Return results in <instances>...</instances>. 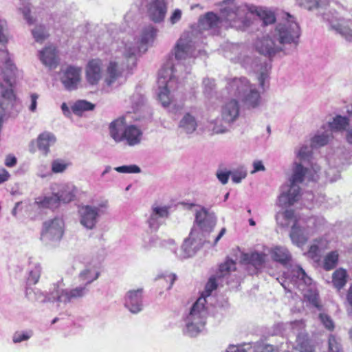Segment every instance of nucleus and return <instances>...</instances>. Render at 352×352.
Listing matches in <instances>:
<instances>
[{
    "instance_id": "nucleus-1",
    "label": "nucleus",
    "mask_w": 352,
    "mask_h": 352,
    "mask_svg": "<svg viewBox=\"0 0 352 352\" xmlns=\"http://www.w3.org/2000/svg\"><path fill=\"white\" fill-rule=\"evenodd\" d=\"M256 14L264 25L275 23L273 12L254 6H238L235 0L221 1V26L245 30L252 23V16Z\"/></svg>"
},
{
    "instance_id": "nucleus-2",
    "label": "nucleus",
    "mask_w": 352,
    "mask_h": 352,
    "mask_svg": "<svg viewBox=\"0 0 352 352\" xmlns=\"http://www.w3.org/2000/svg\"><path fill=\"white\" fill-rule=\"evenodd\" d=\"M228 89L232 94L240 99L247 109L256 108L261 103L259 92L252 87L245 78L231 80L228 83Z\"/></svg>"
},
{
    "instance_id": "nucleus-3",
    "label": "nucleus",
    "mask_w": 352,
    "mask_h": 352,
    "mask_svg": "<svg viewBox=\"0 0 352 352\" xmlns=\"http://www.w3.org/2000/svg\"><path fill=\"white\" fill-rule=\"evenodd\" d=\"M110 135L116 142L126 141L129 146H134L141 141L142 132L134 125L124 126L122 120H114L109 126Z\"/></svg>"
},
{
    "instance_id": "nucleus-4",
    "label": "nucleus",
    "mask_w": 352,
    "mask_h": 352,
    "mask_svg": "<svg viewBox=\"0 0 352 352\" xmlns=\"http://www.w3.org/2000/svg\"><path fill=\"white\" fill-rule=\"evenodd\" d=\"M307 172V168L300 164H296L294 173L290 180V188L287 192L282 193L279 197V201L285 205L292 206L296 202L300 196V188L298 184L303 182Z\"/></svg>"
},
{
    "instance_id": "nucleus-5",
    "label": "nucleus",
    "mask_w": 352,
    "mask_h": 352,
    "mask_svg": "<svg viewBox=\"0 0 352 352\" xmlns=\"http://www.w3.org/2000/svg\"><path fill=\"white\" fill-rule=\"evenodd\" d=\"M288 19L286 23L279 24L276 30L278 32L279 42L281 44L296 43L300 35L298 24L291 20L293 17L287 14Z\"/></svg>"
},
{
    "instance_id": "nucleus-6",
    "label": "nucleus",
    "mask_w": 352,
    "mask_h": 352,
    "mask_svg": "<svg viewBox=\"0 0 352 352\" xmlns=\"http://www.w3.org/2000/svg\"><path fill=\"white\" fill-rule=\"evenodd\" d=\"M63 224L62 219L57 217L43 222L41 232V240H60L64 233Z\"/></svg>"
},
{
    "instance_id": "nucleus-7",
    "label": "nucleus",
    "mask_w": 352,
    "mask_h": 352,
    "mask_svg": "<svg viewBox=\"0 0 352 352\" xmlns=\"http://www.w3.org/2000/svg\"><path fill=\"white\" fill-rule=\"evenodd\" d=\"M206 303V298L200 296V297L192 305L189 315L187 317L188 328H190L192 326H196L199 328V326H204L205 324L204 320L207 313Z\"/></svg>"
},
{
    "instance_id": "nucleus-8",
    "label": "nucleus",
    "mask_w": 352,
    "mask_h": 352,
    "mask_svg": "<svg viewBox=\"0 0 352 352\" xmlns=\"http://www.w3.org/2000/svg\"><path fill=\"white\" fill-rule=\"evenodd\" d=\"M149 19L155 23L164 21L168 10L166 0H151L146 6Z\"/></svg>"
},
{
    "instance_id": "nucleus-9",
    "label": "nucleus",
    "mask_w": 352,
    "mask_h": 352,
    "mask_svg": "<svg viewBox=\"0 0 352 352\" xmlns=\"http://www.w3.org/2000/svg\"><path fill=\"white\" fill-rule=\"evenodd\" d=\"M56 142L55 135L50 132L44 131L38 135L36 140H32L29 146V151L32 153H34L36 151V146L38 150L42 151L45 156L50 153V148Z\"/></svg>"
},
{
    "instance_id": "nucleus-10",
    "label": "nucleus",
    "mask_w": 352,
    "mask_h": 352,
    "mask_svg": "<svg viewBox=\"0 0 352 352\" xmlns=\"http://www.w3.org/2000/svg\"><path fill=\"white\" fill-rule=\"evenodd\" d=\"M102 76V61L100 58L89 60L85 68V77L91 85H98Z\"/></svg>"
},
{
    "instance_id": "nucleus-11",
    "label": "nucleus",
    "mask_w": 352,
    "mask_h": 352,
    "mask_svg": "<svg viewBox=\"0 0 352 352\" xmlns=\"http://www.w3.org/2000/svg\"><path fill=\"white\" fill-rule=\"evenodd\" d=\"M216 222L214 214L208 212L206 209L201 208L196 212L195 223L202 232L212 231L216 226Z\"/></svg>"
},
{
    "instance_id": "nucleus-12",
    "label": "nucleus",
    "mask_w": 352,
    "mask_h": 352,
    "mask_svg": "<svg viewBox=\"0 0 352 352\" xmlns=\"http://www.w3.org/2000/svg\"><path fill=\"white\" fill-rule=\"evenodd\" d=\"M81 80V69L80 67L69 66L64 72L61 82L67 90L77 89Z\"/></svg>"
},
{
    "instance_id": "nucleus-13",
    "label": "nucleus",
    "mask_w": 352,
    "mask_h": 352,
    "mask_svg": "<svg viewBox=\"0 0 352 352\" xmlns=\"http://www.w3.org/2000/svg\"><path fill=\"white\" fill-rule=\"evenodd\" d=\"M331 29L348 41H352V19H339L331 22Z\"/></svg>"
},
{
    "instance_id": "nucleus-14",
    "label": "nucleus",
    "mask_w": 352,
    "mask_h": 352,
    "mask_svg": "<svg viewBox=\"0 0 352 352\" xmlns=\"http://www.w3.org/2000/svg\"><path fill=\"white\" fill-rule=\"evenodd\" d=\"M80 214V223L85 227L92 229L96 223L98 216V209L90 206H82L79 210Z\"/></svg>"
},
{
    "instance_id": "nucleus-15",
    "label": "nucleus",
    "mask_w": 352,
    "mask_h": 352,
    "mask_svg": "<svg viewBox=\"0 0 352 352\" xmlns=\"http://www.w3.org/2000/svg\"><path fill=\"white\" fill-rule=\"evenodd\" d=\"M142 289L129 291L125 299V306L131 312L136 314L142 309Z\"/></svg>"
},
{
    "instance_id": "nucleus-16",
    "label": "nucleus",
    "mask_w": 352,
    "mask_h": 352,
    "mask_svg": "<svg viewBox=\"0 0 352 352\" xmlns=\"http://www.w3.org/2000/svg\"><path fill=\"white\" fill-rule=\"evenodd\" d=\"M256 50L261 54L269 57L272 56L281 49L274 44V41L270 37H264L256 42Z\"/></svg>"
},
{
    "instance_id": "nucleus-17",
    "label": "nucleus",
    "mask_w": 352,
    "mask_h": 352,
    "mask_svg": "<svg viewBox=\"0 0 352 352\" xmlns=\"http://www.w3.org/2000/svg\"><path fill=\"white\" fill-rule=\"evenodd\" d=\"M40 60L45 66L56 68L58 65L57 50L55 47L48 46L39 52Z\"/></svg>"
},
{
    "instance_id": "nucleus-18",
    "label": "nucleus",
    "mask_w": 352,
    "mask_h": 352,
    "mask_svg": "<svg viewBox=\"0 0 352 352\" xmlns=\"http://www.w3.org/2000/svg\"><path fill=\"white\" fill-rule=\"evenodd\" d=\"M239 114V106L238 102L236 100H231L223 107L221 117L226 122L230 123L238 118Z\"/></svg>"
},
{
    "instance_id": "nucleus-19",
    "label": "nucleus",
    "mask_w": 352,
    "mask_h": 352,
    "mask_svg": "<svg viewBox=\"0 0 352 352\" xmlns=\"http://www.w3.org/2000/svg\"><path fill=\"white\" fill-rule=\"evenodd\" d=\"M348 279L349 274L346 270L343 267H339L333 272L331 283L338 291H340L346 286Z\"/></svg>"
},
{
    "instance_id": "nucleus-20",
    "label": "nucleus",
    "mask_w": 352,
    "mask_h": 352,
    "mask_svg": "<svg viewBox=\"0 0 352 352\" xmlns=\"http://www.w3.org/2000/svg\"><path fill=\"white\" fill-rule=\"evenodd\" d=\"M122 71L119 69L118 64L116 61H110L107 69L104 78L105 83L110 86L122 76Z\"/></svg>"
},
{
    "instance_id": "nucleus-21",
    "label": "nucleus",
    "mask_w": 352,
    "mask_h": 352,
    "mask_svg": "<svg viewBox=\"0 0 352 352\" xmlns=\"http://www.w3.org/2000/svg\"><path fill=\"white\" fill-rule=\"evenodd\" d=\"M272 258L283 265H287L292 259L289 251L283 247H275L270 251Z\"/></svg>"
},
{
    "instance_id": "nucleus-22",
    "label": "nucleus",
    "mask_w": 352,
    "mask_h": 352,
    "mask_svg": "<svg viewBox=\"0 0 352 352\" xmlns=\"http://www.w3.org/2000/svg\"><path fill=\"white\" fill-rule=\"evenodd\" d=\"M265 257L266 255L264 253H245L241 256V263L250 264L255 267H261L265 263Z\"/></svg>"
},
{
    "instance_id": "nucleus-23",
    "label": "nucleus",
    "mask_w": 352,
    "mask_h": 352,
    "mask_svg": "<svg viewBox=\"0 0 352 352\" xmlns=\"http://www.w3.org/2000/svg\"><path fill=\"white\" fill-rule=\"evenodd\" d=\"M219 19L213 12H208L199 19V28L202 30H210L217 26Z\"/></svg>"
},
{
    "instance_id": "nucleus-24",
    "label": "nucleus",
    "mask_w": 352,
    "mask_h": 352,
    "mask_svg": "<svg viewBox=\"0 0 352 352\" xmlns=\"http://www.w3.org/2000/svg\"><path fill=\"white\" fill-rule=\"evenodd\" d=\"M179 127L187 133H192L197 129V122L193 116L186 113L180 120Z\"/></svg>"
},
{
    "instance_id": "nucleus-25",
    "label": "nucleus",
    "mask_w": 352,
    "mask_h": 352,
    "mask_svg": "<svg viewBox=\"0 0 352 352\" xmlns=\"http://www.w3.org/2000/svg\"><path fill=\"white\" fill-rule=\"evenodd\" d=\"M340 255L337 250L328 252L323 258L322 267L325 271L333 270L339 262Z\"/></svg>"
},
{
    "instance_id": "nucleus-26",
    "label": "nucleus",
    "mask_w": 352,
    "mask_h": 352,
    "mask_svg": "<svg viewBox=\"0 0 352 352\" xmlns=\"http://www.w3.org/2000/svg\"><path fill=\"white\" fill-rule=\"evenodd\" d=\"M298 221L296 220L294 224L292 227L290 232V238L294 243L298 247L304 245L307 241V238L304 235L301 229L297 225Z\"/></svg>"
},
{
    "instance_id": "nucleus-27",
    "label": "nucleus",
    "mask_w": 352,
    "mask_h": 352,
    "mask_svg": "<svg viewBox=\"0 0 352 352\" xmlns=\"http://www.w3.org/2000/svg\"><path fill=\"white\" fill-rule=\"evenodd\" d=\"M168 215L166 207H153V212L148 221L150 228H157L159 225L157 223V217H167Z\"/></svg>"
},
{
    "instance_id": "nucleus-28",
    "label": "nucleus",
    "mask_w": 352,
    "mask_h": 352,
    "mask_svg": "<svg viewBox=\"0 0 352 352\" xmlns=\"http://www.w3.org/2000/svg\"><path fill=\"white\" fill-rule=\"evenodd\" d=\"M58 198L59 203L67 204L75 198V192L74 188L69 186H63L60 190L56 193Z\"/></svg>"
},
{
    "instance_id": "nucleus-29",
    "label": "nucleus",
    "mask_w": 352,
    "mask_h": 352,
    "mask_svg": "<svg viewBox=\"0 0 352 352\" xmlns=\"http://www.w3.org/2000/svg\"><path fill=\"white\" fill-rule=\"evenodd\" d=\"M36 203L39 208H57L60 204L58 198L57 197L56 193L50 197H45L42 199L38 198L36 201Z\"/></svg>"
},
{
    "instance_id": "nucleus-30",
    "label": "nucleus",
    "mask_w": 352,
    "mask_h": 352,
    "mask_svg": "<svg viewBox=\"0 0 352 352\" xmlns=\"http://www.w3.org/2000/svg\"><path fill=\"white\" fill-rule=\"evenodd\" d=\"M303 297L314 307L319 310L322 309V306L320 304L319 292L317 289H307L304 294Z\"/></svg>"
},
{
    "instance_id": "nucleus-31",
    "label": "nucleus",
    "mask_w": 352,
    "mask_h": 352,
    "mask_svg": "<svg viewBox=\"0 0 352 352\" xmlns=\"http://www.w3.org/2000/svg\"><path fill=\"white\" fill-rule=\"evenodd\" d=\"M176 278L177 276L175 274L160 276L156 279L157 286L169 290L173 287Z\"/></svg>"
},
{
    "instance_id": "nucleus-32",
    "label": "nucleus",
    "mask_w": 352,
    "mask_h": 352,
    "mask_svg": "<svg viewBox=\"0 0 352 352\" xmlns=\"http://www.w3.org/2000/svg\"><path fill=\"white\" fill-rule=\"evenodd\" d=\"M86 291L85 287H80L74 288L69 292H63L62 295L59 297V300H62V298H64V301H70L72 298H81L82 297Z\"/></svg>"
},
{
    "instance_id": "nucleus-33",
    "label": "nucleus",
    "mask_w": 352,
    "mask_h": 352,
    "mask_svg": "<svg viewBox=\"0 0 352 352\" xmlns=\"http://www.w3.org/2000/svg\"><path fill=\"white\" fill-rule=\"evenodd\" d=\"M349 120L346 117L337 116L332 122H329V126L333 131H344L349 126Z\"/></svg>"
},
{
    "instance_id": "nucleus-34",
    "label": "nucleus",
    "mask_w": 352,
    "mask_h": 352,
    "mask_svg": "<svg viewBox=\"0 0 352 352\" xmlns=\"http://www.w3.org/2000/svg\"><path fill=\"white\" fill-rule=\"evenodd\" d=\"M160 91L158 94V99L164 107H168L172 98L170 96V90L168 89L167 85H159Z\"/></svg>"
},
{
    "instance_id": "nucleus-35",
    "label": "nucleus",
    "mask_w": 352,
    "mask_h": 352,
    "mask_svg": "<svg viewBox=\"0 0 352 352\" xmlns=\"http://www.w3.org/2000/svg\"><path fill=\"white\" fill-rule=\"evenodd\" d=\"M219 276H211L208 282L206 283L205 285L204 291L201 294V296L205 297L206 298L208 296H210L212 294V292L214 290H216L218 287V283L217 280L219 279Z\"/></svg>"
},
{
    "instance_id": "nucleus-36",
    "label": "nucleus",
    "mask_w": 352,
    "mask_h": 352,
    "mask_svg": "<svg viewBox=\"0 0 352 352\" xmlns=\"http://www.w3.org/2000/svg\"><path fill=\"white\" fill-rule=\"evenodd\" d=\"M95 105L86 100H78L72 107V111L79 115L83 111H90L94 109Z\"/></svg>"
},
{
    "instance_id": "nucleus-37",
    "label": "nucleus",
    "mask_w": 352,
    "mask_h": 352,
    "mask_svg": "<svg viewBox=\"0 0 352 352\" xmlns=\"http://www.w3.org/2000/svg\"><path fill=\"white\" fill-rule=\"evenodd\" d=\"M173 70V67H163L159 72L157 82L159 85H167L168 80L172 79Z\"/></svg>"
},
{
    "instance_id": "nucleus-38",
    "label": "nucleus",
    "mask_w": 352,
    "mask_h": 352,
    "mask_svg": "<svg viewBox=\"0 0 352 352\" xmlns=\"http://www.w3.org/2000/svg\"><path fill=\"white\" fill-rule=\"evenodd\" d=\"M70 163L63 159H56L52 162V171L54 173H60L64 172Z\"/></svg>"
},
{
    "instance_id": "nucleus-39",
    "label": "nucleus",
    "mask_w": 352,
    "mask_h": 352,
    "mask_svg": "<svg viewBox=\"0 0 352 352\" xmlns=\"http://www.w3.org/2000/svg\"><path fill=\"white\" fill-rule=\"evenodd\" d=\"M330 139V136L326 134L315 135L311 139V146L312 147L322 146L326 145Z\"/></svg>"
},
{
    "instance_id": "nucleus-40",
    "label": "nucleus",
    "mask_w": 352,
    "mask_h": 352,
    "mask_svg": "<svg viewBox=\"0 0 352 352\" xmlns=\"http://www.w3.org/2000/svg\"><path fill=\"white\" fill-rule=\"evenodd\" d=\"M32 35L37 42H42L48 37V34L45 30V27L43 25L36 26L32 30Z\"/></svg>"
},
{
    "instance_id": "nucleus-41",
    "label": "nucleus",
    "mask_w": 352,
    "mask_h": 352,
    "mask_svg": "<svg viewBox=\"0 0 352 352\" xmlns=\"http://www.w3.org/2000/svg\"><path fill=\"white\" fill-rule=\"evenodd\" d=\"M188 53V46L179 41L175 47V58L177 59H184Z\"/></svg>"
},
{
    "instance_id": "nucleus-42",
    "label": "nucleus",
    "mask_w": 352,
    "mask_h": 352,
    "mask_svg": "<svg viewBox=\"0 0 352 352\" xmlns=\"http://www.w3.org/2000/svg\"><path fill=\"white\" fill-rule=\"evenodd\" d=\"M115 170L118 173H138L141 171L137 165L121 166L116 167Z\"/></svg>"
},
{
    "instance_id": "nucleus-43",
    "label": "nucleus",
    "mask_w": 352,
    "mask_h": 352,
    "mask_svg": "<svg viewBox=\"0 0 352 352\" xmlns=\"http://www.w3.org/2000/svg\"><path fill=\"white\" fill-rule=\"evenodd\" d=\"M298 349L300 352H314L315 348L311 342L303 339L298 344Z\"/></svg>"
},
{
    "instance_id": "nucleus-44",
    "label": "nucleus",
    "mask_w": 352,
    "mask_h": 352,
    "mask_svg": "<svg viewBox=\"0 0 352 352\" xmlns=\"http://www.w3.org/2000/svg\"><path fill=\"white\" fill-rule=\"evenodd\" d=\"M232 180L234 183H240L241 180L247 176V173L243 169H237L234 171H231Z\"/></svg>"
},
{
    "instance_id": "nucleus-45",
    "label": "nucleus",
    "mask_w": 352,
    "mask_h": 352,
    "mask_svg": "<svg viewBox=\"0 0 352 352\" xmlns=\"http://www.w3.org/2000/svg\"><path fill=\"white\" fill-rule=\"evenodd\" d=\"M319 318L326 329L329 331H333L334 329L333 322L329 316L326 314L320 313L319 314Z\"/></svg>"
},
{
    "instance_id": "nucleus-46",
    "label": "nucleus",
    "mask_w": 352,
    "mask_h": 352,
    "mask_svg": "<svg viewBox=\"0 0 352 352\" xmlns=\"http://www.w3.org/2000/svg\"><path fill=\"white\" fill-rule=\"evenodd\" d=\"M328 352H342L340 344L338 342L335 336L332 335L329 338Z\"/></svg>"
},
{
    "instance_id": "nucleus-47",
    "label": "nucleus",
    "mask_w": 352,
    "mask_h": 352,
    "mask_svg": "<svg viewBox=\"0 0 352 352\" xmlns=\"http://www.w3.org/2000/svg\"><path fill=\"white\" fill-rule=\"evenodd\" d=\"M236 270V263L230 259H228L221 264V276L225 275V272H230Z\"/></svg>"
},
{
    "instance_id": "nucleus-48",
    "label": "nucleus",
    "mask_w": 352,
    "mask_h": 352,
    "mask_svg": "<svg viewBox=\"0 0 352 352\" xmlns=\"http://www.w3.org/2000/svg\"><path fill=\"white\" fill-rule=\"evenodd\" d=\"M41 267L36 266L34 270L30 271L28 281L34 285L36 284L40 278Z\"/></svg>"
},
{
    "instance_id": "nucleus-49",
    "label": "nucleus",
    "mask_w": 352,
    "mask_h": 352,
    "mask_svg": "<svg viewBox=\"0 0 352 352\" xmlns=\"http://www.w3.org/2000/svg\"><path fill=\"white\" fill-rule=\"evenodd\" d=\"M302 6H304L308 10L318 8L319 7L318 0H299Z\"/></svg>"
},
{
    "instance_id": "nucleus-50",
    "label": "nucleus",
    "mask_w": 352,
    "mask_h": 352,
    "mask_svg": "<svg viewBox=\"0 0 352 352\" xmlns=\"http://www.w3.org/2000/svg\"><path fill=\"white\" fill-rule=\"evenodd\" d=\"M294 273L295 276L301 278L306 284L310 283L311 278L307 276L305 270L302 267H298L296 270H294Z\"/></svg>"
},
{
    "instance_id": "nucleus-51",
    "label": "nucleus",
    "mask_w": 352,
    "mask_h": 352,
    "mask_svg": "<svg viewBox=\"0 0 352 352\" xmlns=\"http://www.w3.org/2000/svg\"><path fill=\"white\" fill-rule=\"evenodd\" d=\"M31 335L32 333H28V332H16L13 336V342L14 343H18L24 340H27L31 337Z\"/></svg>"
},
{
    "instance_id": "nucleus-52",
    "label": "nucleus",
    "mask_w": 352,
    "mask_h": 352,
    "mask_svg": "<svg viewBox=\"0 0 352 352\" xmlns=\"http://www.w3.org/2000/svg\"><path fill=\"white\" fill-rule=\"evenodd\" d=\"M89 272H90V270H85L80 274V277L82 280H87L86 285L90 284L92 281H94V280L97 279L98 278V276H99V273L96 272L94 277H93L91 278H89L87 275H88V274Z\"/></svg>"
},
{
    "instance_id": "nucleus-53",
    "label": "nucleus",
    "mask_w": 352,
    "mask_h": 352,
    "mask_svg": "<svg viewBox=\"0 0 352 352\" xmlns=\"http://www.w3.org/2000/svg\"><path fill=\"white\" fill-rule=\"evenodd\" d=\"M182 18V11L179 9H175L170 16L171 24L177 23Z\"/></svg>"
},
{
    "instance_id": "nucleus-54",
    "label": "nucleus",
    "mask_w": 352,
    "mask_h": 352,
    "mask_svg": "<svg viewBox=\"0 0 352 352\" xmlns=\"http://www.w3.org/2000/svg\"><path fill=\"white\" fill-rule=\"evenodd\" d=\"M17 160L15 156L9 155L5 160V165L8 167H13L16 164Z\"/></svg>"
},
{
    "instance_id": "nucleus-55",
    "label": "nucleus",
    "mask_w": 352,
    "mask_h": 352,
    "mask_svg": "<svg viewBox=\"0 0 352 352\" xmlns=\"http://www.w3.org/2000/svg\"><path fill=\"white\" fill-rule=\"evenodd\" d=\"M318 246L314 244L310 246L307 254L311 258H315L318 256Z\"/></svg>"
},
{
    "instance_id": "nucleus-56",
    "label": "nucleus",
    "mask_w": 352,
    "mask_h": 352,
    "mask_svg": "<svg viewBox=\"0 0 352 352\" xmlns=\"http://www.w3.org/2000/svg\"><path fill=\"white\" fill-rule=\"evenodd\" d=\"M309 156L308 147L307 146H302L298 153V157L300 160H304Z\"/></svg>"
},
{
    "instance_id": "nucleus-57",
    "label": "nucleus",
    "mask_w": 352,
    "mask_h": 352,
    "mask_svg": "<svg viewBox=\"0 0 352 352\" xmlns=\"http://www.w3.org/2000/svg\"><path fill=\"white\" fill-rule=\"evenodd\" d=\"M31 104L30 107V110L31 111H34L36 109V104H37V99L38 98V96L36 94H31Z\"/></svg>"
},
{
    "instance_id": "nucleus-58",
    "label": "nucleus",
    "mask_w": 352,
    "mask_h": 352,
    "mask_svg": "<svg viewBox=\"0 0 352 352\" xmlns=\"http://www.w3.org/2000/svg\"><path fill=\"white\" fill-rule=\"evenodd\" d=\"M9 173L5 169L2 168L0 170V184H2L8 180L10 178Z\"/></svg>"
},
{
    "instance_id": "nucleus-59",
    "label": "nucleus",
    "mask_w": 352,
    "mask_h": 352,
    "mask_svg": "<svg viewBox=\"0 0 352 352\" xmlns=\"http://www.w3.org/2000/svg\"><path fill=\"white\" fill-rule=\"evenodd\" d=\"M254 170H252V173H254L257 171L264 170L265 166H263L261 161H255L254 162Z\"/></svg>"
},
{
    "instance_id": "nucleus-60",
    "label": "nucleus",
    "mask_w": 352,
    "mask_h": 352,
    "mask_svg": "<svg viewBox=\"0 0 352 352\" xmlns=\"http://www.w3.org/2000/svg\"><path fill=\"white\" fill-rule=\"evenodd\" d=\"M227 352H246V351L243 346L232 345L228 347Z\"/></svg>"
},
{
    "instance_id": "nucleus-61",
    "label": "nucleus",
    "mask_w": 352,
    "mask_h": 352,
    "mask_svg": "<svg viewBox=\"0 0 352 352\" xmlns=\"http://www.w3.org/2000/svg\"><path fill=\"white\" fill-rule=\"evenodd\" d=\"M23 13L29 24H32L34 22V19L30 16V10L29 8L24 10Z\"/></svg>"
},
{
    "instance_id": "nucleus-62",
    "label": "nucleus",
    "mask_w": 352,
    "mask_h": 352,
    "mask_svg": "<svg viewBox=\"0 0 352 352\" xmlns=\"http://www.w3.org/2000/svg\"><path fill=\"white\" fill-rule=\"evenodd\" d=\"M283 217L286 220H291L294 218V210H286L283 213Z\"/></svg>"
},
{
    "instance_id": "nucleus-63",
    "label": "nucleus",
    "mask_w": 352,
    "mask_h": 352,
    "mask_svg": "<svg viewBox=\"0 0 352 352\" xmlns=\"http://www.w3.org/2000/svg\"><path fill=\"white\" fill-rule=\"evenodd\" d=\"M262 349L261 352H276L274 347L271 344H262L261 346Z\"/></svg>"
},
{
    "instance_id": "nucleus-64",
    "label": "nucleus",
    "mask_w": 352,
    "mask_h": 352,
    "mask_svg": "<svg viewBox=\"0 0 352 352\" xmlns=\"http://www.w3.org/2000/svg\"><path fill=\"white\" fill-rule=\"evenodd\" d=\"M346 300L349 305L352 307V285L348 289L346 294Z\"/></svg>"
}]
</instances>
